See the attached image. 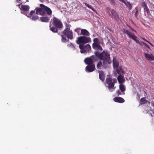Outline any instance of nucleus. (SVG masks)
<instances>
[{
	"instance_id": "obj_2",
	"label": "nucleus",
	"mask_w": 154,
	"mask_h": 154,
	"mask_svg": "<svg viewBox=\"0 0 154 154\" xmlns=\"http://www.w3.org/2000/svg\"><path fill=\"white\" fill-rule=\"evenodd\" d=\"M95 55L99 59L102 60H110V55L107 51H103L102 53L97 51L94 52Z\"/></svg>"
},
{
	"instance_id": "obj_14",
	"label": "nucleus",
	"mask_w": 154,
	"mask_h": 154,
	"mask_svg": "<svg viewBox=\"0 0 154 154\" xmlns=\"http://www.w3.org/2000/svg\"><path fill=\"white\" fill-rule=\"evenodd\" d=\"M80 35H83L85 36H89L90 35V34L89 32L86 29H82L81 30V33Z\"/></svg>"
},
{
	"instance_id": "obj_23",
	"label": "nucleus",
	"mask_w": 154,
	"mask_h": 154,
	"mask_svg": "<svg viewBox=\"0 0 154 154\" xmlns=\"http://www.w3.org/2000/svg\"><path fill=\"white\" fill-rule=\"evenodd\" d=\"M132 39L134 40L137 43L140 44L141 43L137 38V37L134 34L130 36Z\"/></svg>"
},
{
	"instance_id": "obj_37",
	"label": "nucleus",
	"mask_w": 154,
	"mask_h": 154,
	"mask_svg": "<svg viewBox=\"0 0 154 154\" xmlns=\"http://www.w3.org/2000/svg\"><path fill=\"white\" fill-rule=\"evenodd\" d=\"M135 9L136 10V11L135 12V17L138 20V18L137 17L138 13V9H137V7H136L135 8Z\"/></svg>"
},
{
	"instance_id": "obj_17",
	"label": "nucleus",
	"mask_w": 154,
	"mask_h": 154,
	"mask_svg": "<svg viewBox=\"0 0 154 154\" xmlns=\"http://www.w3.org/2000/svg\"><path fill=\"white\" fill-rule=\"evenodd\" d=\"M113 100L115 102L120 103H122L125 102L124 99L120 97H117L114 98H113Z\"/></svg>"
},
{
	"instance_id": "obj_41",
	"label": "nucleus",
	"mask_w": 154,
	"mask_h": 154,
	"mask_svg": "<svg viewBox=\"0 0 154 154\" xmlns=\"http://www.w3.org/2000/svg\"><path fill=\"white\" fill-rule=\"evenodd\" d=\"M150 103H151V106L154 107V101L152 100L150 102Z\"/></svg>"
},
{
	"instance_id": "obj_15",
	"label": "nucleus",
	"mask_w": 154,
	"mask_h": 154,
	"mask_svg": "<svg viewBox=\"0 0 154 154\" xmlns=\"http://www.w3.org/2000/svg\"><path fill=\"white\" fill-rule=\"evenodd\" d=\"M117 79L119 82L122 84L125 82V79L123 76L119 75L117 77Z\"/></svg>"
},
{
	"instance_id": "obj_5",
	"label": "nucleus",
	"mask_w": 154,
	"mask_h": 154,
	"mask_svg": "<svg viewBox=\"0 0 154 154\" xmlns=\"http://www.w3.org/2000/svg\"><path fill=\"white\" fill-rule=\"evenodd\" d=\"M79 47L80 49V52L81 53L90 52L91 49V46L88 44L86 45L82 44L79 45Z\"/></svg>"
},
{
	"instance_id": "obj_24",
	"label": "nucleus",
	"mask_w": 154,
	"mask_h": 154,
	"mask_svg": "<svg viewBox=\"0 0 154 154\" xmlns=\"http://www.w3.org/2000/svg\"><path fill=\"white\" fill-rule=\"evenodd\" d=\"M132 39L134 40L137 43L140 44L141 43L137 38V37L134 34L130 36Z\"/></svg>"
},
{
	"instance_id": "obj_18",
	"label": "nucleus",
	"mask_w": 154,
	"mask_h": 154,
	"mask_svg": "<svg viewBox=\"0 0 154 154\" xmlns=\"http://www.w3.org/2000/svg\"><path fill=\"white\" fill-rule=\"evenodd\" d=\"M92 48L95 50H97L101 51L103 50V48L100 45V44H92Z\"/></svg>"
},
{
	"instance_id": "obj_46",
	"label": "nucleus",
	"mask_w": 154,
	"mask_h": 154,
	"mask_svg": "<svg viewBox=\"0 0 154 154\" xmlns=\"http://www.w3.org/2000/svg\"><path fill=\"white\" fill-rule=\"evenodd\" d=\"M70 26H71L70 25L68 24V30H70V29L69 28L70 27Z\"/></svg>"
},
{
	"instance_id": "obj_27",
	"label": "nucleus",
	"mask_w": 154,
	"mask_h": 154,
	"mask_svg": "<svg viewBox=\"0 0 154 154\" xmlns=\"http://www.w3.org/2000/svg\"><path fill=\"white\" fill-rule=\"evenodd\" d=\"M124 3L128 7L129 10H130L132 9V6L129 2L126 1H125V2Z\"/></svg>"
},
{
	"instance_id": "obj_4",
	"label": "nucleus",
	"mask_w": 154,
	"mask_h": 154,
	"mask_svg": "<svg viewBox=\"0 0 154 154\" xmlns=\"http://www.w3.org/2000/svg\"><path fill=\"white\" fill-rule=\"evenodd\" d=\"M106 83L107 84V87L111 92L114 91L116 88L114 87L115 82L111 78H108L106 79Z\"/></svg>"
},
{
	"instance_id": "obj_9",
	"label": "nucleus",
	"mask_w": 154,
	"mask_h": 154,
	"mask_svg": "<svg viewBox=\"0 0 154 154\" xmlns=\"http://www.w3.org/2000/svg\"><path fill=\"white\" fill-rule=\"evenodd\" d=\"M109 14L111 16L112 18L117 20H119V17L117 13L115 10L113 9H110L109 12Z\"/></svg>"
},
{
	"instance_id": "obj_28",
	"label": "nucleus",
	"mask_w": 154,
	"mask_h": 154,
	"mask_svg": "<svg viewBox=\"0 0 154 154\" xmlns=\"http://www.w3.org/2000/svg\"><path fill=\"white\" fill-rule=\"evenodd\" d=\"M116 70L117 73L119 74H121L122 73L124 74V71L120 67L116 68Z\"/></svg>"
},
{
	"instance_id": "obj_47",
	"label": "nucleus",
	"mask_w": 154,
	"mask_h": 154,
	"mask_svg": "<svg viewBox=\"0 0 154 154\" xmlns=\"http://www.w3.org/2000/svg\"><path fill=\"white\" fill-rule=\"evenodd\" d=\"M153 61L151 62V63L154 66V60Z\"/></svg>"
},
{
	"instance_id": "obj_32",
	"label": "nucleus",
	"mask_w": 154,
	"mask_h": 154,
	"mask_svg": "<svg viewBox=\"0 0 154 154\" xmlns=\"http://www.w3.org/2000/svg\"><path fill=\"white\" fill-rule=\"evenodd\" d=\"M123 32L124 33L126 34L129 37L131 36V35L133 34L129 32L128 31L125 29L123 30Z\"/></svg>"
},
{
	"instance_id": "obj_12",
	"label": "nucleus",
	"mask_w": 154,
	"mask_h": 154,
	"mask_svg": "<svg viewBox=\"0 0 154 154\" xmlns=\"http://www.w3.org/2000/svg\"><path fill=\"white\" fill-rule=\"evenodd\" d=\"M84 62L86 65L94 64L93 60L92 59L91 57L86 58L84 60Z\"/></svg>"
},
{
	"instance_id": "obj_11",
	"label": "nucleus",
	"mask_w": 154,
	"mask_h": 154,
	"mask_svg": "<svg viewBox=\"0 0 154 154\" xmlns=\"http://www.w3.org/2000/svg\"><path fill=\"white\" fill-rule=\"evenodd\" d=\"M41 5L43 6L45 12H46L48 15H50L52 14V11L50 8L44 5Z\"/></svg>"
},
{
	"instance_id": "obj_43",
	"label": "nucleus",
	"mask_w": 154,
	"mask_h": 154,
	"mask_svg": "<svg viewBox=\"0 0 154 154\" xmlns=\"http://www.w3.org/2000/svg\"><path fill=\"white\" fill-rule=\"evenodd\" d=\"M70 44H71L70 45V46L71 47H73L74 48H75V47H74V45H73L71 43Z\"/></svg>"
},
{
	"instance_id": "obj_6",
	"label": "nucleus",
	"mask_w": 154,
	"mask_h": 154,
	"mask_svg": "<svg viewBox=\"0 0 154 154\" xmlns=\"http://www.w3.org/2000/svg\"><path fill=\"white\" fill-rule=\"evenodd\" d=\"M66 28L62 32L61 36L62 37L61 41L63 42H66L67 41L66 38H67V24L66 23Z\"/></svg>"
},
{
	"instance_id": "obj_38",
	"label": "nucleus",
	"mask_w": 154,
	"mask_h": 154,
	"mask_svg": "<svg viewBox=\"0 0 154 154\" xmlns=\"http://www.w3.org/2000/svg\"><path fill=\"white\" fill-rule=\"evenodd\" d=\"M38 17L37 16H34L32 17V19L33 20H35L38 19Z\"/></svg>"
},
{
	"instance_id": "obj_21",
	"label": "nucleus",
	"mask_w": 154,
	"mask_h": 154,
	"mask_svg": "<svg viewBox=\"0 0 154 154\" xmlns=\"http://www.w3.org/2000/svg\"><path fill=\"white\" fill-rule=\"evenodd\" d=\"M97 69H101L103 68L102 62L101 61H98L96 66Z\"/></svg>"
},
{
	"instance_id": "obj_31",
	"label": "nucleus",
	"mask_w": 154,
	"mask_h": 154,
	"mask_svg": "<svg viewBox=\"0 0 154 154\" xmlns=\"http://www.w3.org/2000/svg\"><path fill=\"white\" fill-rule=\"evenodd\" d=\"M113 64L114 67L116 68L118 67L119 66V63L116 61H115L114 59L113 60Z\"/></svg>"
},
{
	"instance_id": "obj_29",
	"label": "nucleus",
	"mask_w": 154,
	"mask_h": 154,
	"mask_svg": "<svg viewBox=\"0 0 154 154\" xmlns=\"http://www.w3.org/2000/svg\"><path fill=\"white\" fill-rule=\"evenodd\" d=\"M73 36L72 32L68 30V38L72 39L73 38Z\"/></svg>"
},
{
	"instance_id": "obj_19",
	"label": "nucleus",
	"mask_w": 154,
	"mask_h": 154,
	"mask_svg": "<svg viewBox=\"0 0 154 154\" xmlns=\"http://www.w3.org/2000/svg\"><path fill=\"white\" fill-rule=\"evenodd\" d=\"M103 68H106L108 67V64L111 63L110 60H103Z\"/></svg>"
},
{
	"instance_id": "obj_10",
	"label": "nucleus",
	"mask_w": 154,
	"mask_h": 154,
	"mask_svg": "<svg viewBox=\"0 0 154 154\" xmlns=\"http://www.w3.org/2000/svg\"><path fill=\"white\" fill-rule=\"evenodd\" d=\"M95 69V64L88 65L85 67V71L87 72H91Z\"/></svg>"
},
{
	"instance_id": "obj_20",
	"label": "nucleus",
	"mask_w": 154,
	"mask_h": 154,
	"mask_svg": "<svg viewBox=\"0 0 154 154\" xmlns=\"http://www.w3.org/2000/svg\"><path fill=\"white\" fill-rule=\"evenodd\" d=\"M40 20L42 22L47 23L49 21V18L47 17L42 16L40 17Z\"/></svg>"
},
{
	"instance_id": "obj_39",
	"label": "nucleus",
	"mask_w": 154,
	"mask_h": 154,
	"mask_svg": "<svg viewBox=\"0 0 154 154\" xmlns=\"http://www.w3.org/2000/svg\"><path fill=\"white\" fill-rule=\"evenodd\" d=\"M142 42L143 43V44L147 48H148L149 49L150 48L149 46L146 43H145V42Z\"/></svg>"
},
{
	"instance_id": "obj_34",
	"label": "nucleus",
	"mask_w": 154,
	"mask_h": 154,
	"mask_svg": "<svg viewBox=\"0 0 154 154\" xmlns=\"http://www.w3.org/2000/svg\"><path fill=\"white\" fill-rule=\"evenodd\" d=\"M91 57L92 59V60H93V61H97V57L95 55V56L94 55H92L91 56Z\"/></svg>"
},
{
	"instance_id": "obj_3",
	"label": "nucleus",
	"mask_w": 154,
	"mask_h": 154,
	"mask_svg": "<svg viewBox=\"0 0 154 154\" xmlns=\"http://www.w3.org/2000/svg\"><path fill=\"white\" fill-rule=\"evenodd\" d=\"M91 42V39L90 38L85 36L78 37L76 41V43L79 45L82 44L88 43Z\"/></svg>"
},
{
	"instance_id": "obj_48",
	"label": "nucleus",
	"mask_w": 154,
	"mask_h": 154,
	"mask_svg": "<svg viewBox=\"0 0 154 154\" xmlns=\"http://www.w3.org/2000/svg\"><path fill=\"white\" fill-rule=\"evenodd\" d=\"M22 4V3H20V4H19L18 5V6L20 8H21V7L20 8V5H21V4Z\"/></svg>"
},
{
	"instance_id": "obj_45",
	"label": "nucleus",
	"mask_w": 154,
	"mask_h": 154,
	"mask_svg": "<svg viewBox=\"0 0 154 154\" xmlns=\"http://www.w3.org/2000/svg\"><path fill=\"white\" fill-rule=\"evenodd\" d=\"M147 42L149 43L152 46H153V45H152V44L151 43H150L149 41H147Z\"/></svg>"
},
{
	"instance_id": "obj_44",
	"label": "nucleus",
	"mask_w": 154,
	"mask_h": 154,
	"mask_svg": "<svg viewBox=\"0 0 154 154\" xmlns=\"http://www.w3.org/2000/svg\"><path fill=\"white\" fill-rule=\"evenodd\" d=\"M17 2L18 3H21V1L20 0H17Z\"/></svg>"
},
{
	"instance_id": "obj_36",
	"label": "nucleus",
	"mask_w": 154,
	"mask_h": 154,
	"mask_svg": "<svg viewBox=\"0 0 154 154\" xmlns=\"http://www.w3.org/2000/svg\"><path fill=\"white\" fill-rule=\"evenodd\" d=\"M81 29H82L80 28H78L75 30V31L77 32L78 35H80V34H79V32L81 31Z\"/></svg>"
},
{
	"instance_id": "obj_42",
	"label": "nucleus",
	"mask_w": 154,
	"mask_h": 154,
	"mask_svg": "<svg viewBox=\"0 0 154 154\" xmlns=\"http://www.w3.org/2000/svg\"><path fill=\"white\" fill-rule=\"evenodd\" d=\"M35 13V11H32L30 12V14L31 15H32L33 14H34Z\"/></svg>"
},
{
	"instance_id": "obj_40",
	"label": "nucleus",
	"mask_w": 154,
	"mask_h": 154,
	"mask_svg": "<svg viewBox=\"0 0 154 154\" xmlns=\"http://www.w3.org/2000/svg\"><path fill=\"white\" fill-rule=\"evenodd\" d=\"M109 2H110V3L111 4L115 5V2L114 0H108Z\"/></svg>"
},
{
	"instance_id": "obj_26",
	"label": "nucleus",
	"mask_w": 154,
	"mask_h": 154,
	"mask_svg": "<svg viewBox=\"0 0 154 154\" xmlns=\"http://www.w3.org/2000/svg\"><path fill=\"white\" fill-rule=\"evenodd\" d=\"M142 7L143 8L144 11H146L147 13H148L149 11V9L145 2H143L142 3Z\"/></svg>"
},
{
	"instance_id": "obj_13",
	"label": "nucleus",
	"mask_w": 154,
	"mask_h": 154,
	"mask_svg": "<svg viewBox=\"0 0 154 154\" xmlns=\"http://www.w3.org/2000/svg\"><path fill=\"white\" fill-rule=\"evenodd\" d=\"M144 54L145 57L148 60L150 61L154 60V56L152 54L150 53L148 54L146 53H145Z\"/></svg>"
},
{
	"instance_id": "obj_22",
	"label": "nucleus",
	"mask_w": 154,
	"mask_h": 154,
	"mask_svg": "<svg viewBox=\"0 0 154 154\" xmlns=\"http://www.w3.org/2000/svg\"><path fill=\"white\" fill-rule=\"evenodd\" d=\"M20 9L24 11H29V7L28 5H22L21 6V8Z\"/></svg>"
},
{
	"instance_id": "obj_49",
	"label": "nucleus",
	"mask_w": 154,
	"mask_h": 154,
	"mask_svg": "<svg viewBox=\"0 0 154 154\" xmlns=\"http://www.w3.org/2000/svg\"><path fill=\"white\" fill-rule=\"evenodd\" d=\"M142 39L144 40V41H145L146 42H147V41H148L147 40H146V39L145 38H143Z\"/></svg>"
},
{
	"instance_id": "obj_51",
	"label": "nucleus",
	"mask_w": 154,
	"mask_h": 154,
	"mask_svg": "<svg viewBox=\"0 0 154 154\" xmlns=\"http://www.w3.org/2000/svg\"><path fill=\"white\" fill-rule=\"evenodd\" d=\"M21 13L24 14V13H23L22 12H21Z\"/></svg>"
},
{
	"instance_id": "obj_8",
	"label": "nucleus",
	"mask_w": 154,
	"mask_h": 154,
	"mask_svg": "<svg viewBox=\"0 0 154 154\" xmlns=\"http://www.w3.org/2000/svg\"><path fill=\"white\" fill-rule=\"evenodd\" d=\"M119 90L116 91V93L119 96V95H124V92L125 90V85L122 84H120L119 85Z\"/></svg>"
},
{
	"instance_id": "obj_1",
	"label": "nucleus",
	"mask_w": 154,
	"mask_h": 154,
	"mask_svg": "<svg viewBox=\"0 0 154 154\" xmlns=\"http://www.w3.org/2000/svg\"><path fill=\"white\" fill-rule=\"evenodd\" d=\"M51 20L53 21L52 23L53 26H52L51 24V22L50 24V30L54 33H56L58 32V30L57 28L60 29H62L63 26V24L61 21L58 18L54 17Z\"/></svg>"
},
{
	"instance_id": "obj_50",
	"label": "nucleus",
	"mask_w": 154,
	"mask_h": 154,
	"mask_svg": "<svg viewBox=\"0 0 154 154\" xmlns=\"http://www.w3.org/2000/svg\"><path fill=\"white\" fill-rule=\"evenodd\" d=\"M131 29L132 30H133V31H134L135 32V30H134V29L133 28H131Z\"/></svg>"
},
{
	"instance_id": "obj_25",
	"label": "nucleus",
	"mask_w": 154,
	"mask_h": 154,
	"mask_svg": "<svg viewBox=\"0 0 154 154\" xmlns=\"http://www.w3.org/2000/svg\"><path fill=\"white\" fill-rule=\"evenodd\" d=\"M132 39L134 40L137 43L140 44L141 43L137 38V37L134 34L130 36Z\"/></svg>"
},
{
	"instance_id": "obj_7",
	"label": "nucleus",
	"mask_w": 154,
	"mask_h": 154,
	"mask_svg": "<svg viewBox=\"0 0 154 154\" xmlns=\"http://www.w3.org/2000/svg\"><path fill=\"white\" fill-rule=\"evenodd\" d=\"M41 5H44L42 4H40L39 6L40 8H37L35 10H36V14H39L42 16L44 15L45 14V12L43 6H41Z\"/></svg>"
},
{
	"instance_id": "obj_33",
	"label": "nucleus",
	"mask_w": 154,
	"mask_h": 154,
	"mask_svg": "<svg viewBox=\"0 0 154 154\" xmlns=\"http://www.w3.org/2000/svg\"><path fill=\"white\" fill-rule=\"evenodd\" d=\"M93 42H94L93 43V44H100V41L98 38H95L93 39Z\"/></svg>"
},
{
	"instance_id": "obj_30",
	"label": "nucleus",
	"mask_w": 154,
	"mask_h": 154,
	"mask_svg": "<svg viewBox=\"0 0 154 154\" xmlns=\"http://www.w3.org/2000/svg\"><path fill=\"white\" fill-rule=\"evenodd\" d=\"M140 101L142 104H144L146 103H150V102L148 101L147 100L145 99L144 97L140 99Z\"/></svg>"
},
{
	"instance_id": "obj_16",
	"label": "nucleus",
	"mask_w": 154,
	"mask_h": 154,
	"mask_svg": "<svg viewBox=\"0 0 154 154\" xmlns=\"http://www.w3.org/2000/svg\"><path fill=\"white\" fill-rule=\"evenodd\" d=\"M99 73V78L102 81H104L105 79V75L103 72L102 71L98 70Z\"/></svg>"
},
{
	"instance_id": "obj_35",
	"label": "nucleus",
	"mask_w": 154,
	"mask_h": 154,
	"mask_svg": "<svg viewBox=\"0 0 154 154\" xmlns=\"http://www.w3.org/2000/svg\"><path fill=\"white\" fill-rule=\"evenodd\" d=\"M85 5L87 6L88 8L91 9L93 11H94V9L92 7L91 5L87 4V3H85Z\"/></svg>"
}]
</instances>
